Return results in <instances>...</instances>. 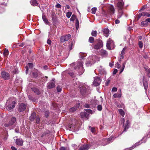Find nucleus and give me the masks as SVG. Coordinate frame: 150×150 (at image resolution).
<instances>
[{
  "label": "nucleus",
  "instance_id": "obj_32",
  "mask_svg": "<svg viewBox=\"0 0 150 150\" xmlns=\"http://www.w3.org/2000/svg\"><path fill=\"white\" fill-rule=\"evenodd\" d=\"M92 36L96 37L97 35V32L96 31L93 30L91 33Z\"/></svg>",
  "mask_w": 150,
  "mask_h": 150
},
{
  "label": "nucleus",
  "instance_id": "obj_50",
  "mask_svg": "<svg viewBox=\"0 0 150 150\" xmlns=\"http://www.w3.org/2000/svg\"><path fill=\"white\" fill-rule=\"evenodd\" d=\"M57 90L58 92H60L62 91L61 88L59 86H58L57 87Z\"/></svg>",
  "mask_w": 150,
  "mask_h": 150
},
{
  "label": "nucleus",
  "instance_id": "obj_60",
  "mask_svg": "<svg viewBox=\"0 0 150 150\" xmlns=\"http://www.w3.org/2000/svg\"><path fill=\"white\" fill-rule=\"evenodd\" d=\"M11 125H10V123H9V122L8 123H6V124H5L4 125V126L5 127H8L10 126H11Z\"/></svg>",
  "mask_w": 150,
  "mask_h": 150
},
{
  "label": "nucleus",
  "instance_id": "obj_11",
  "mask_svg": "<svg viewBox=\"0 0 150 150\" xmlns=\"http://www.w3.org/2000/svg\"><path fill=\"white\" fill-rule=\"evenodd\" d=\"M147 16L149 17L150 16V14L146 12H143L139 13L138 15V19L141 16Z\"/></svg>",
  "mask_w": 150,
  "mask_h": 150
},
{
  "label": "nucleus",
  "instance_id": "obj_57",
  "mask_svg": "<svg viewBox=\"0 0 150 150\" xmlns=\"http://www.w3.org/2000/svg\"><path fill=\"white\" fill-rule=\"evenodd\" d=\"M117 70L116 69H115L114 70V71L113 72V74H115L117 72Z\"/></svg>",
  "mask_w": 150,
  "mask_h": 150
},
{
  "label": "nucleus",
  "instance_id": "obj_63",
  "mask_svg": "<svg viewBox=\"0 0 150 150\" xmlns=\"http://www.w3.org/2000/svg\"><path fill=\"white\" fill-rule=\"evenodd\" d=\"M60 150H66V149L64 147H62L60 149Z\"/></svg>",
  "mask_w": 150,
  "mask_h": 150
},
{
  "label": "nucleus",
  "instance_id": "obj_31",
  "mask_svg": "<svg viewBox=\"0 0 150 150\" xmlns=\"http://www.w3.org/2000/svg\"><path fill=\"white\" fill-rule=\"evenodd\" d=\"M119 111L120 114L123 117L125 115V112L122 109H119Z\"/></svg>",
  "mask_w": 150,
  "mask_h": 150
},
{
  "label": "nucleus",
  "instance_id": "obj_3",
  "mask_svg": "<svg viewBox=\"0 0 150 150\" xmlns=\"http://www.w3.org/2000/svg\"><path fill=\"white\" fill-rule=\"evenodd\" d=\"M96 56L94 55L90 57L88 59L89 61H87L86 63V66L89 67L93 64L96 61Z\"/></svg>",
  "mask_w": 150,
  "mask_h": 150
},
{
  "label": "nucleus",
  "instance_id": "obj_34",
  "mask_svg": "<svg viewBox=\"0 0 150 150\" xmlns=\"http://www.w3.org/2000/svg\"><path fill=\"white\" fill-rule=\"evenodd\" d=\"M94 40V38L92 37H91L89 38L88 41L91 43H92L93 42Z\"/></svg>",
  "mask_w": 150,
  "mask_h": 150
},
{
  "label": "nucleus",
  "instance_id": "obj_59",
  "mask_svg": "<svg viewBox=\"0 0 150 150\" xmlns=\"http://www.w3.org/2000/svg\"><path fill=\"white\" fill-rule=\"evenodd\" d=\"M86 111L88 113H92V111L91 110L89 109L86 110Z\"/></svg>",
  "mask_w": 150,
  "mask_h": 150
},
{
  "label": "nucleus",
  "instance_id": "obj_62",
  "mask_svg": "<svg viewBox=\"0 0 150 150\" xmlns=\"http://www.w3.org/2000/svg\"><path fill=\"white\" fill-rule=\"evenodd\" d=\"M115 23L116 24H118L120 23V21L119 20L117 19L115 21Z\"/></svg>",
  "mask_w": 150,
  "mask_h": 150
},
{
  "label": "nucleus",
  "instance_id": "obj_56",
  "mask_svg": "<svg viewBox=\"0 0 150 150\" xmlns=\"http://www.w3.org/2000/svg\"><path fill=\"white\" fill-rule=\"evenodd\" d=\"M72 127V125L71 124H69L68 125V127L69 128V130H71V128Z\"/></svg>",
  "mask_w": 150,
  "mask_h": 150
},
{
  "label": "nucleus",
  "instance_id": "obj_49",
  "mask_svg": "<svg viewBox=\"0 0 150 150\" xmlns=\"http://www.w3.org/2000/svg\"><path fill=\"white\" fill-rule=\"evenodd\" d=\"M8 54V50H5L4 53V55L5 56H6Z\"/></svg>",
  "mask_w": 150,
  "mask_h": 150
},
{
  "label": "nucleus",
  "instance_id": "obj_46",
  "mask_svg": "<svg viewBox=\"0 0 150 150\" xmlns=\"http://www.w3.org/2000/svg\"><path fill=\"white\" fill-rule=\"evenodd\" d=\"M90 128H91V131L93 133H95L96 132L95 129L94 127H89Z\"/></svg>",
  "mask_w": 150,
  "mask_h": 150
},
{
  "label": "nucleus",
  "instance_id": "obj_30",
  "mask_svg": "<svg viewBox=\"0 0 150 150\" xmlns=\"http://www.w3.org/2000/svg\"><path fill=\"white\" fill-rule=\"evenodd\" d=\"M126 62L125 61V62L122 64V68L121 69L120 71V74L123 71V70L125 68L126 64Z\"/></svg>",
  "mask_w": 150,
  "mask_h": 150
},
{
  "label": "nucleus",
  "instance_id": "obj_44",
  "mask_svg": "<svg viewBox=\"0 0 150 150\" xmlns=\"http://www.w3.org/2000/svg\"><path fill=\"white\" fill-rule=\"evenodd\" d=\"M45 116L46 117H48L49 115V111H46L45 112Z\"/></svg>",
  "mask_w": 150,
  "mask_h": 150
},
{
  "label": "nucleus",
  "instance_id": "obj_40",
  "mask_svg": "<svg viewBox=\"0 0 150 150\" xmlns=\"http://www.w3.org/2000/svg\"><path fill=\"white\" fill-rule=\"evenodd\" d=\"M115 67L119 69L121 67V66L118 62H117L115 64Z\"/></svg>",
  "mask_w": 150,
  "mask_h": 150
},
{
  "label": "nucleus",
  "instance_id": "obj_24",
  "mask_svg": "<svg viewBox=\"0 0 150 150\" xmlns=\"http://www.w3.org/2000/svg\"><path fill=\"white\" fill-rule=\"evenodd\" d=\"M35 116L36 115L35 114V113H32L30 117V121H33L35 118Z\"/></svg>",
  "mask_w": 150,
  "mask_h": 150
},
{
  "label": "nucleus",
  "instance_id": "obj_38",
  "mask_svg": "<svg viewBox=\"0 0 150 150\" xmlns=\"http://www.w3.org/2000/svg\"><path fill=\"white\" fill-rule=\"evenodd\" d=\"M96 8L95 7L91 9L92 13L93 14H95L96 13Z\"/></svg>",
  "mask_w": 150,
  "mask_h": 150
},
{
  "label": "nucleus",
  "instance_id": "obj_51",
  "mask_svg": "<svg viewBox=\"0 0 150 150\" xmlns=\"http://www.w3.org/2000/svg\"><path fill=\"white\" fill-rule=\"evenodd\" d=\"M13 73L14 74H16L18 73V69L16 68H15L13 70Z\"/></svg>",
  "mask_w": 150,
  "mask_h": 150
},
{
  "label": "nucleus",
  "instance_id": "obj_55",
  "mask_svg": "<svg viewBox=\"0 0 150 150\" xmlns=\"http://www.w3.org/2000/svg\"><path fill=\"white\" fill-rule=\"evenodd\" d=\"M55 7L57 8H60L61 7V6L60 4L58 3L57 4Z\"/></svg>",
  "mask_w": 150,
  "mask_h": 150
},
{
  "label": "nucleus",
  "instance_id": "obj_39",
  "mask_svg": "<svg viewBox=\"0 0 150 150\" xmlns=\"http://www.w3.org/2000/svg\"><path fill=\"white\" fill-rule=\"evenodd\" d=\"M72 14V13L71 12H68L66 13L67 17L69 18Z\"/></svg>",
  "mask_w": 150,
  "mask_h": 150
},
{
  "label": "nucleus",
  "instance_id": "obj_45",
  "mask_svg": "<svg viewBox=\"0 0 150 150\" xmlns=\"http://www.w3.org/2000/svg\"><path fill=\"white\" fill-rule=\"evenodd\" d=\"M139 45L140 48H142L143 47V44L141 41H139Z\"/></svg>",
  "mask_w": 150,
  "mask_h": 150
},
{
  "label": "nucleus",
  "instance_id": "obj_17",
  "mask_svg": "<svg viewBox=\"0 0 150 150\" xmlns=\"http://www.w3.org/2000/svg\"><path fill=\"white\" fill-rule=\"evenodd\" d=\"M104 35L106 37L109 36V30L107 28H105L103 30Z\"/></svg>",
  "mask_w": 150,
  "mask_h": 150
},
{
  "label": "nucleus",
  "instance_id": "obj_16",
  "mask_svg": "<svg viewBox=\"0 0 150 150\" xmlns=\"http://www.w3.org/2000/svg\"><path fill=\"white\" fill-rule=\"evenodd\" d=\"M16 144L18 146H21L23 144V142L21 139H17L16 141Z\"/></svg>",
  "mask_w": 150,
  "mask_h": 150
},
{
  "label": "nucleus",
  "instance_id": "obj_1",
  "mask_svg": "<svg viewBox=\"0 0 150 150\" xmlns=\"http://www.w3.org/2000/svg\"><path fill=\"white\" fill-rule=\"evenodd\" d=\"M16 103V101L13 98H11L8 99L6 103L7 109L8 110H11L14 108Z\"/></svg>",
  "mask_w": 150,
  "mask_h": 150
},
{
  "label": "nucleus",
  "instance_id": "obj_7",
  "mask_svg": "<svg viewBox=\"0 0 150 150\" xmlns=\"http://www.w3.org/2000/svg\"><path fill=\"white\" fill-rule=\"evenodd\" d=\"M88 88V86L86 85H83L80 87V92L81 94L84 95L86 92L87 89Z\"/></svg>",
  "mask_w": 150,
  "mask_h": 150
},
{
  "label": "nucleus",
  "instance_id": "obj_52",
  "mask_svg": "<svg viewBox=\"0 0 150 150\" xmlns=\"http://www.w3.org/2000/svg\"><path fill=\"white\" fill-rule=\"evenodd\" d=\"M28 66H29V67L30 68H33V64L31 63H28Z\"/></svg>",
  "mask_w": 150,
  "mask_h": 150
},
{
  "label": "nucleus",
  "instance_id": "obj_22",
  "mask_svg": "<svg viewBox=\"0 0 150 150\" xmlns=\"http://www.w3.org/2000/svg\"><path fill=\"white\" fill-rule=\"evenodd\" d=\"M120 93H116L115 94L113 95V96L115 98H120L121 96V90L120 89Z\"/></svg>",
  "mask_w": 150,
  "mask_h": 150
},
{
  "label": "nucleus",
  "instance_id": "obj_61",
  "mask_svg": "<svg viewBox=\"0 0 150 150\" xmlns=\"http://www.w3.org/2000/svg\"><path fill=\"white\" fill-rule=\"evenodd\" d=\"M47 42L48 44L50 45L51 43V40L48 39L47 40Z\"/></svg>",
  "mask_w": 150,
  "mask_h": 150
},
{
  "label": "nucleus",
  "instance_id": "obj_4",
  "mask_svg": "<svg viewBox=\"0 0 150 150\" xmlns=\"http://www.w3.org/2000/svg\"><path fill=\"white\" fill-rule=\"evenodd\" d=\"M103 46V42L100 40H98L97 42L94 45L93 47L95 50H98L101 48Z\"/></svg>",
  "mask_w": 150,
  "mask_h": 150
},
{
  "label": "nucleus",
  "instance_id": "obj_25",
  "mask_svg": "<svg viewBox=\"0 0 150 150\" xmlns=\"http://www.w3.org/2000/svg\"><path fill=\"white\" fill-rule=\"evenodd\" d=\"M42 18L44 22L47 24H48L49 22L47 19L46 18V16L45 15H43L42 16Z\"/></svg>",
  "mask_w": 150,
  "mask_h": 150
},
{
  "label": "nucleus",
  "instance_id": "obj_64",
  "mask_svg": "<svg viewBox=\"0 0 150 150\" xmlns=\"http://www.w3.org/2000/svg\"><path fill=\"white\" fill-rule=\"evenodd\" d=\"M145 21H146V22L148 23V22L150 23V18H148L146 19L145 20Z\"/></svg>",
  "mask_w": 150,
  "mask_h": 150
},
{
  "label": "nucleus",
  "instance_id": "obj_18",
  "mask_svg": "<svg viewBox=\"0 0 150 150\" xmlns=\"http://www.w3.org/2000/svg\"><path fill=\"white\" fill-rule=\"evenodd\" d=\"M129 122L128 120H127L126 122V123L125 124H124L123 126L124 127V129L123 131H126V129H128L129 127Z\"/></svg>",
  "mask_w": 150,
  "mask_h": 150
},
{
  "label": "nucleus",
  "instance_id": "obj_13",
  "mask_svg": "<svg viewBox=\"0 0 150 150\" xmlns=\"http://www.w3.org/2000/svg\"><path fill=\"white\" fill-rule=\"evenodd\" d=\"M90 147V146L88 144L82 145L79 149V150H88Z\"/></svg>",
  "mask_w": 150,
  "mask_h": 150
},
{
  "label": "nucleus",
  "instance_id": "obj_28",
  "mask_svg": "<svg viewBox=\"0 0 150 150\" xmlns=\"http://www.w3.org/2000/svg\"><path fill=\"white\" fill-rule=\"evenodd\" d=\"M110 10L112 13H114L115 11V9L114 6L112 5H111L109 6Z\"/></svg>",
  "mask_w": 150,
  "mask_h": 150
},
{
  "label": "nucleus",
  "instance_id": "obj_29",
  "mask_svg": "<svg viewBox=\"0 0 150 150\" xmlns=\"http://www.w3.org/2000/svg\"><path fill=\"white\" fill-rule=\"evenodd\" d=\"M148 23L145 21H142L141 23V24L142 26L144 27L148 25Z\"/></svg>",
  "mask_w": 150,
  "mask_h": 150
},
{
  "label": "nucleus",
  "instance_id": "obj_21",
  "mask_svg": "<svg viewBox=\"0 0 150 150\" xmlns=\"http://www.w3.org/2000/svg\"><path fill=\"white\" fill-rule=\"evenodd\" d=\"M32 90L37 95H39L40 94V92L38 89L37 88H32Z\"/></svg>",
  "mask_w": 150,
  "mask_h": 150
},
{
  "label": "nucleus",
  "instance_id": "obj_37",
  "mask_svg": "<svg viewBox=\"0 0 150 150\" xmlns=\"http://www.w3.org/2000/svg\"><path fill=\"white\" fill-rule=\"evenodd\" d=\"M76 18V16L74 14L70 18V21H74Z\"/></svg>",
  "mask_w": 150,
  "mask_h": 150
},
{
  "label": "nucleus",
  "instance_id": "obj_27",
  "mask_svg": "<svg viewBox=\"0 0 150 150\" xmlns=\"http://www.w3.org/2000/svg\"><path fill=\"white\" fill-rule=\"evenodd\" d=\"M16 118L15 117H13L12 118L11 120L9 121V123L11 125H12L16 121Z\"/></svg>",
  "mask_w": 150,
  "mask_h": 150
},
{
  "label": "nucleus",
  "instance_id": "obj_42",
  "mask_svg": "<svg viewBox=\"0 0 150 150\" xmlns=\"http://www.w3.org/2000/svg\"><path fill=\"white\" fill-rule=\"evenodd\" d=\"M102 108V106L100 105H99L97 106V109L98 111H101Z\"/></svg>",
  "mask_w": 150,
  "mask_h": 150
},
{
  "label": "nucleus",
  "instance_id": "obj_58",
  "mask_svg": "<svg viewBox=\"0 0 150 150\" xmlns=\"http://www.w3.org/2000/svg\"><path fill=\"white\" fill-rule=\"evenodd\" d=\"M72 43H71V45H69V50H71L72 49Z\"/></svg>",
  "mask_w": 150,
  "mask_h": 150
},
{
  "label": "nucleus",
  "instance_id": "obj_36",
  "mask_svg": "<svg viewBox=\"0 0 150 150\" xmlns=\"http://www.w3.org/2000/svg\"><path fill=\"white\" fill-rule=\"evenodd\" d=\"M143 84L145 89L146 90L148 88L147 83L146 82H143Z\"/></svg>",
  "mask_w": 150,
  "mask_h": 150
},
{
  "label": "nucleus",
  "instance_id": "obj_23",
  "mask_svg": "<svg viewBox=\"0 0 150 150\" xmlns=\"http://www.w3.org/2000/svg\"><path fill=\"white\" fill-rule=\"evenodd\" d=\"M31 4L34 6H36L38 4L37 1L36 0H32L30 1Z\"/></svg>",
  "mask_w": 150,
  "mask_h": 150
},
{
  "label": "nucleus",
  "instance_id": "obj_20",
  "mask_svg": "<svg viewBox=\"0 0 150 150\" xmlns=\"http://www.w3.org/2000/svg\"><path fill=\"white\" fill-rule=\"evenodd\" d=\"M118 18H120L122 16L123 13V9L118 10Z\"/></svg>",
  "mask_w": 150,
  "mask_h": 150
},
{
  "label": "nucleus",
  "instance_id": "obj_53",
  "mask_svg": "<svg viewBox=\"0 0 150 150\" xmlns=\"http://www.w3.org/2000/svg\"><path fill=\"white\" fill-rule=\"evenodd\" d=\"M84 57V56L83 55V53H80V56H79V57L81 58V59H83V58Z\"/></svg>",
  "mask_w": 150,
  "mask_h": 150
},
{
  "label": "nucleus",
  "instance_id": "obj_12",
  "mask_svg": "<svg viewBox=\"0 0 150 150\" xmlns=\"http://www.w3.org/2000/svg\"><path fill=\"white\" fill-rule=\"evenodd\" d=\"M124 3L122 1L118 2L117 4L118 10L123 9L124 8Z\"/></svg>",
  "mask_w": 150,
  "mask_h": 150
},
{
  "label": "nucleus",
  "instance_id": "obj_5",
  "mask_svg": "<svg viewBox=\"0 0 150 150\" xmlns=\"http://www.w3.org/2000/svg\"><path fill=\"white\" fill-rule=\"evenodd\" d=\"M113 41L111 39H108L107 41L106 47L109 50L112 49V47L114 45Z\"/></svg>",
  "mask_w": 150,
  "mask_h": 150
},
{
  "label": "nucleus",
  "instance_id": "obj_9",
  "mask_svg": "<svg viewBox=\"0 0 150 150\" xmlns=\"http://www.w3.org/2000/svg\"><path fill=\"white\" fill-rule=\"evenodd\" d=\"M71 35L69 34L62 37L60 38V40L62 42H63L65 41H68L71 38Z\"/></svg>",
  "mask_w": 150,
  "mask_h": 150
},
{
  "label": "nucleus",
  "instance_id": "obj_35",
  "mask_svg": "<svg viewBox=\"0 0 150 150\" xmlns=\"http://www.w3.org/2000/svg\"><path fill=\"white\" fill-rule=\"evenodd\" d=\"M79 22L78 19H76V29L77 30L79 28Z\"/></svg>",
  "mask_w": 150,
  "mask_h": 150
},
{
  "label": "nucleus",
  "instance_id": "obj_6",
  "mask_svg": "<svg viewBox=\"0 0 150 150\" xmlns=\"http://www.w3.org/2000/svg\"><path fill=\"white\" fill-rule=\"evenodd\" d=\"M101 82V79L100 77L96 76L94 78V80L93 82V85L97 86L99 85Z\"/></svg>",
  "mask_w": 150,
  "mask_h": 150
},
{
  "label": "nucleus",
  "instance_id": "obj_8",
  "mask_svg": "<svg viewBox=\"0 0 150 150\" xmlns=\"http://www.w3.org/2000/svg\"><path fill=\"white\" fill-rule=\"evenodd\" d=\"M1 76L2 78L5 80L8 79L10 78L9 74L5 71H3L1 73Z\"/></svg>",
  "mask_w": 150,
  "mask_h": 150
},
{
  "label": "nucleus",
  "instance_id": "obj_10",
  "mask_svg": "<svg viewBox=\"0 0 150 150\" xmlns=\"http://www.w3.org/2000/svg\"><path fill=\"white\" fill-rule=\"evenodd\" d=\"M26 108V105L24 103H21L19 105L18 107V110L20 112L24 111Z\"/></svg>",
  "mask_w": 150,
  "mask_h": 150
},
{
  "label": "nucleus",
  "instance_id": "obj_14",
  "mask_svg": "<svg viewBox=\"0 0 150 150\" xmlns=\"http://www.w3.org/2000/svg\"><path fill=\"white\" fill-rule=\"evenodd\" d=\"M89 115L86 112H83L81 113V118L85 119H88Z\"/></svg>",
  "mask_w": 150,
  "mask_h": 150
},
{
  "label": "nucleus",
  "instance_id": "obj_19",
  "mask_svg": "<svg viewBox=\"0 0 150 150\" xmlns=\"http://www.w3.org/2000/svg\"><path fill=\"white\" fill-rule=\"evenodd\" d=\"M100 53L101 55L103 57H105L108 55L107 52L105 50H101L100 51Z\"/></svg>",
  "mask_w": 150,
  "mask_h": 150
},
{
  "label": "nucleus",
  "instance_id": "obj_48",
  "mask_svg": "<svg viewBox=\"0 0 150 150\" xmlns=\"http://www.w3.org/2000/svg\"><path fill=\"white\" fill-rule=\"evenodd\" d=\"M110 82V80L109 79H107L106 82L105 83V85L106 86H108Z\"/></svg>",
  "mask_w": 150,
  "mask_h": 150
},
{
  "label": "nucleus",
  "instance_id": "obj_15",
  "mask_svg": "<svg viewBox=\"0 0 150 150\" xmlns=\"http://www.w3.org/2000/svg\"><path fill=\"white\" fill-rule=\"evenodd\" d=\"M55 86L54 82H51L47 84V87L48 88H52Z\"/></svg>",
  "mask_w": 150,
  "mask_h": 150
},
{
  "label": "nucleus",
  "instance_id": "obj_54",
  "mask_svg": "<svg viewBox=\"0 0 150 150\" xmlns=\"http://www.w3.org/2000/svg\"><path fill=\"white\" fill-rule=\"evenodd\" d=\"M117 91V88L116 87H113L112 90V91L116 92Z\"/></svg>",
  "mask_w": 150,
  "mask_h": 150
},
{
  "label": "nucleus",
  "instance_id": "obj_41",
  "mask_svg": "<svg viewBox=\"0 0 150 150\" xmlns=\"http://www.w3.org/2000/svg\"><path fill=\"white\" fill-rule=\"evenodd\" d=\"M140 141H140L139 142H137L136 143V144H135L132 147L133 148H134L136 146L140 145L142 143H140Z\"/></svg>",
  "mask_w": 150,
  "mask_h": 150
},
{
  "label": "nucleus",
  "instance_id": "obj_43",
  "mask_svg": "<svg viewBox=\"0 0 150 150\" xmlns=\"http://www.w3.org/2000/svg\"><path fill=\"white\" fill-rule=\"evenodd\" d=\"M40 117L39 116H37L35 120L36 123L37 124H39L40 122Z\"/></svg>",
  "mask_w": 150,
  "mask_h": 150
},
{
  "label": "nucleus",
  "instance_id": "obj_26",
  "mask_svg": "<svg viewBox=\"0 0 150 150\" xmlns=\"http://www.w3.org/2000/svg\"><path fill=\"white\" fill-rule=\"evenodd\" d=\"M112 139V138L110 137L109 138H108L107 139H105L104 140V141L105 142H107L108 143H106L105 144H104L103 143H102V145H103V146H105V145H106L107 144L110 143V141Z\"/></svg>",
  "mask_w": 150,
  "mask_h": 150
},
{
  "label": "nucleus",
  "instance_id": "obj_2",
  "mask_svg": "<svg viewBox=\"0 0 150 150\" xmlns=\"http://www.w3.org/2000/svg\"><path fill=\"white\" fill-rule=\"evenodd\" d=\"M83 62L82 61H80L77 62L76 64H75L74 63H73L70 64L71 66H75L74 68L75 69H79L81 70V73H79V74H82L84 71L83 67Z\"/></svg>",
  "mask_w": 150,
  "mask_h": 150
},
{
  "label": "nucleus",
  "instance_id": "obj_47",
  "mask_svg": "<svg viewBox=\"0 0 150 150\" xmlns=\"http://www.w3.org/2000/svg\"><path fill=\"white\" fill-rule=\"evenodd\" d=\"M125 50H126V48L125 47L121 51L120 54L124 55L125 53Z\"/></svg>",
  "mask_w": 150,
  "mask_h": 150
},
{
  "label": "nucleus",
  "instance_id": "obj_33",
  "mask_svg": "<svg viewBox=\"0 0 150 150\" xmlns=\"http://www.w3.org/2000/svg\"><path fill=\"white\" fill-rule=\"evenodd\" d=\"M77 109V108L76 107L71 108L69 109V111L71 112H74Z\"/></svg>",
  "mask_w": 150,
  "mask_h": 150
}]
</instances>
